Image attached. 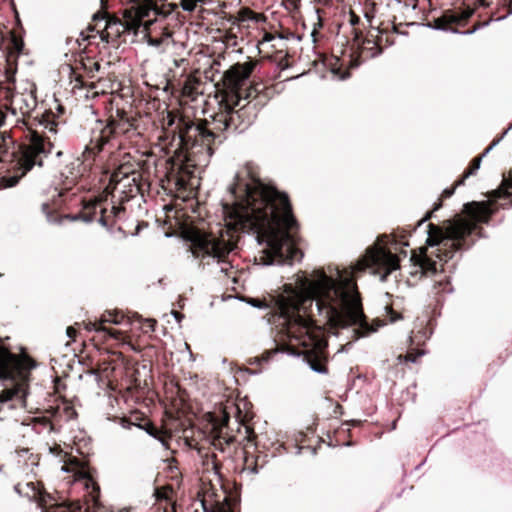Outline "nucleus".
Listing matches in <instances>:
<instances>
[{"instance_id":"393cba45","label":"nucleus","mask_w":512,"mask_h":512,"mask_svg":"<svg viewBox=\"0 0 512 512\" xmlns=\"http://www.w3.org/2000/svg\"><path fill=\"white\" fill-rule=\"evenodd\" d=\"M307 363L311 370L319 374H326L327 368L325 364L316 358L307 357Z\"/></svg>"},{"instance_id":"bf43d9fd","label":"nucleus","mask_w":512,"mask_h":512,"mask_svg":"<svg viewBox=\"0 0 512 512\" xmlns=\"http://www.w3.org/2000/svg\"><path fill=\"white\" fill-rule=\"evenodd\" d=\"M417 1H418V0H414V2L411 4L413 9H416V7H417Z\"/></svg>"},{"instance_id":"de8ad7c7","label":"nucleus","mask_w":512,"mask_h":512,"mask_svg":"<svg viewBox=\"0 0 512 512\" xmlns=\"http://www.w3.org/2000/svg\"><path fill=\"white\" fill-rule=\"evenodd\" d=\"M406 360L411 362H416V356H413L411 353L406 355Z\"/></svg>"},{"instance_id":"8fccbe9b","label":"nucleus","mask_w":512,"mask_h":512,"mask_svg":"<svg viewBox=\"0 0 512 512\" xmlns=\"http://www.w3.org/2000/svg\"><path fill=\"white\" fill-rule=\"evenodd\" d=\"M173 315H174V317L177 319V321H178V322H180V320H181V319H182V317H183V315H182V314H180L179 312H176V311H174V312H173Z\"/></svg>"},{"instance_id":"f03ea898","label":"nucleus","mask_w":512,"mask_h":512,"mask_svg":"<svg viewBox=\"0 0 512 512\" xmlns=\"http://www.w3.org/2000/svg\"><path fill=\"white\" fill-rule=\"evenodd\" d=\"M231 202L223 203L226 236L229 230L255 232L265 243L260 260L264 265H284L300 261L297 247L298 223L286 194L264 184L252 164L237 171L229 186Z\"/></svg>"},{"instance_id":"20e7f679","label":"nucleus","mask_w":512,"mask_h":512,"mask_svg":"<svg viewBox=\"0 0 512 512\" xmlns=\"http://www.w3.org/2000/svg\"><path fill=\"white\" fill-rule=\"evenodd\" d=\"M40 125L44 127V135L33 131L30 135L29 143L22 146L18 154L10 152L12 143L9 135H0V163L11 161L14 172L1 178L3 186L13 187L19 180L29 172L34 166L41 167L43 159L52 153L56 146V138L52 141L49 134L56 136L59 132V123L49 115L43 116Z\"/></svg>"},{"instance_id":"49530a36","label":"nucleus","mask_w":512,"mask_h":512,"mask_svg":"<svg viewBox=\"0 0 512 512\" xmlns=\"http://www.w3.org/2000/svg\"><path fill=\"white\" fill-rule=\"evenodd\" d=\"M98 222L100 223V225H102L103 227H107V221L105 219L104 216H101L98 220Z\"/></svg>"},{"instance_id":"423d86ee","label":"nucleus","mask_w":512,"mask_h":512,"mask_svg":"<svg viewBox=\"0 0 512 512\" xmlns=\"http://www.w3.org/2000/svg\"><path fill=\"white\" fill-rule=\"evenodd\" d=\"M203 126H190L180 132L175 148L177 160L188 167L205 166L213 154L212 143L218 138Z\"/></svg>"},{"instance_id":"6e6d98bb","label":"nucleus","mask_w":512,"mask_h":512,"mask_svg":"<svg viewBox=\"0 0 512 512\" xmlns=\"http://www.w3.org/2000/svg\"><path fill=\"white\" fill-rule=\"evenodd\" d=\"M62 155H63V151H62L61 149H59V150H57V151H56V156H57V157H60V156H62Z\"/></svg>"},{"instance_id":"37998d69","label":"nucleus","mask_w":512,"mask_h":512,"mask_svg":"<svg viewBox=\"0 0 512 512\" xmlns=\"http://www.w3.org/2000/svg\"><path fill=\"white\" fill-rule=\"evenodd\" d=\"M27 487H31L33 490L32 497H36L39 493L36 491L35 484L33 482L27 483Z\"/></svg>"},{"instance_id":"39448f33","label":"nucleus","mask_w":512,"mask_h":512,"mask_svg":"<svg viewBox=\"0 0 512 512\" xmlns=\"http://www.w3.org/2000/svg\"><path fill=\"white\" fill-rule=\"evenodd\" d=\"M98 131L93 132L90 143L86 145L81 157L73 160L66 166V171L62 175L74 183L80 176L91 169L97 158H102L101 153L110 154L113 149L117 148L119 143L117 137L125 131V123L122 120L109 119L103 125L99 122Z\"/></svg>"},{"instance_id":"c9c22d12","label":"nucleus","mask_w":512,"mask_h":512,"mask_svg":"<svg viewBox=\"0 0 512 512\" xmlns=\"http://www.w3.org/2000/svg\"><path fill=\"white\" fill-rule=\"evenodd\" d=\"M124 210L123 207L121 206H117V205H113L112 208H111V213L114 215V216H118V214L120 212H122Z\"/></svg>"},{"instance_id":"a878e982","label":"nucleus","mask_w":512,"mask_h":512,"mask_svg":"<svg viewBox=\"0 0 512 512\" xmlns=\"http://www.w3.org/2000/svg\"><path fill=\"white\" fill-rule=\"evenodd\" d=\"M122 318H123V316L120 317L118 313L105 312L101 316L99 321L101 323V326H103L105 323L120 324L122 321Z\"/></svg>"},{"instance_id":"13d9d810","label":"nucleus","mask_w":512,"mask_h":512,"mask_svg":"<svg viewBox=\"0 0 512 512\" xmlns=\"http://www.w3.org/2000/svg\"><path fill=\"white\" fill-rule=\"evenodd\" d=\"M288 352H289L290 354H297V355H300V353H299V352H296V351H294V350H292V349H289V350H288Z\"/></svg>"},{"instance_id":"4c0bfd02","label":"nucleus","mask_w":512,"mask_h":512,"mask_svg":"<svg viewBox=\"0 0 512 512\" xmlns=\"http://www.w3.org/2000/svg\"><path fill=\"white\" fill-rule=\"evenodd\" d=\"M503 186L507 188H512V173H510L509 178L503 179Z\"/></svg>"},{"instance_id":"f704fd0d","label":"nucleus","mask_w":512,"mask_h":512,"mask_svg":"<svg viewBox=\"0 0 512 512\" xmlns=\"http://www.w3.org/2000/svg\"><path fill=\"white\" fill-rule=\"evenodd\" d=\"M42 210H43V212H44V213H46V215H47V220H48L49 222H53V221H54V219H52V216H51V215H50V213H49V204H48V203H43V204H42Z\"/></svg>"},{"instance_id":"e433bc0d","label":"nucleus","mask_w":512,"mask_h":512,"mask_svg":"<svg viewBox=\"0 0 512 512\" xmlns=\"http://www.w3.org/2000/svg\"><path fill=\"white\" fill-rule=\"evenodd\" d=\"M120 424L125 429H130L134 425V423L130 422L127 419H121Z\"/></svg>"},{"instance_id":"c756f323","label":"nucleus","mask_w":512,"mask_h":512,"mask_svg":"<svg viewBox=\"0 0 512 512\" xmlns=\"http://www.w3.org/2000/svg\"><path fill=\"white\" fill-rule=\"evenodd\" d=\"M512 128V124L508 127V129H506L502 136L496 140H494L486 149L485 151L482 153V155L480 157H485L500 141L501 139L507 134V132Z\"/></svg>"},{"instance_id":"4be33fe9","label":"nucleus","mask_w":512,"mask_h":512,"mask_svg":"<svg viewBox=\"0 0 512 512\" xmlns=\"http://www.w3.org/2000/svg\"><path fill=\"white\" fill-rule=\"evenodd\" d=\"M86 211L79 212L73 215H66L65 218L71 221H83L85 223H91L95 219L96 204H92L85 207Z\"/></svg>"},{"instance_id":"a211bd4d","label":"nucleus","mask_w":512,"mask_h":512,"mask_svg":"<svg viewBox=\"0 0 512 512\" xmlns=\"http://www.w3.org/2000/svg\"><path fill=\"white\" fill-rule=\"evenodd\" d=\"M137 427L140 429H144L148 435L157 439L162 444V446L164 448L167 449L169 447L168 442H169V439L171 438V436L168 435L166 432L158 429L157 427H155L152 424H147L145 427L138 425Z\"/></svg>"},{"instance_id":"e2e57ef3","label":"nucleus","mask_w":512,"mask_h":512,"mask_svg":"<svg viewBox=\"0 0 512 512\" xmlns=\"http://www.w3.org/2000/svg\"><path fill=\"white\" fill-rule=\"evenodd\" d=\"M58 111H59V112H62V111H63L62 106H60V105L58 106Z\"/></svg>"},{"instance_id":"774afa93","label":"nucleus","mask_w":512,"mask_h":512,"mask_svg":"<svg viewBox=\"0 0 512 512\" xmlns=\"http://www.w3.org/2000/svg\"><path fill=\"white\" fill-rule=\"evenodd\" d=\"M424 354L423 351L419 352L417 356H422Z\"/></svg>"},{"instance_id":"f257e3e1","label":"nucleus","mask_w":512,"mask_h":512,"mask_svg":"<svg viewBox=\"0 0 512 512\" xmlns=\"http://www.w3.org/2000/svg\"><path fill=\"white\" fill-rule=\"evenodd\" d=\"M386 239L387 236H382L350 269L329 266L327 270L318 268L309 277H302L297 290L290 289L277 297L269 321L290 341H296L308 351L322 346L313 325L317 316L331 329L353 327L352 341L377 332L385 323L379 319L367 321L354 273L377 267L383 270L380 280L384 282L400 267L398 256L385 247Z\"/></svg>"},{"instance_id":"2f4dec72","label":"nucleus","mask_w":512,"mask_h":512,"mask_svg":"<svg viewBox=\"0 0 512 512\" xmlns=\"http://www.w3.org/2000/svg\"><path fill=\"white\" fill-rule=\"evenodd\" d=\"M247 303L255 308H268V305L258 298H249Z\"/></svg>"},{"instance_id":"09e8293b","label":"nucleus","mask_w":512,"mask_h":512,"mask_svg":"<svg viewBox=\"0 0 512 512\" xmlns=\"http://www.w3.org/2000/svg\"><path fill=\"white\" fill-rule=\"evenodd\" d=\"M106 18V15L105 14H100V13H97L93 16V19L94 20H98V19H105Z\"/></svg>"},{"instance_id":"5fc2aeb1","label":"nucleus","mask_w":512,"mask_h":512,"mask_svg":"<svg viewBox=\"0 0 512 512\" xmlns=\"http://www.w3.org/2000/svg\"><path fill=\"white\" fill-rule=\"evenodd\" d=\"M93 68H94V70L98 71L100 69V64L99 63H94L93 64Z\"/></svg>"},{"instance_id":"ea45409f","label":"nucleus","mask_w":512,"mask_h":512,"mask_svg":"<svg viewBox=\"0 0 512 512\" xmlns=\"http://www.w3.org/2000/svg\"><path fill=\"white\" fill-rule=\"evenodd\" d=\"M360 64H361V60H359V58L350 60V67H352V68H357L358 66H360Z\"/></svg>"},{"instance_id":"cd10ccee","label":"nucleus","mask_w":512,"mask_h":512,"mask_svg":"<svg viewBox=\"0 0 512 512\" xmlns=\"http://www.w3.org/2000/svg\"><path fill=\"white\" fill-rule=\"evenodd\" d=\"M492 198L498 199V198H508L511 196V193L507 191V187L503 186V183L498 189H495L491 192L490 195Z\"/></svg>"},{"instance_id":"6ab92c4d","label":"nucleus","mask_w":512,"mask_h":512,"mask_svg":"<svg viewBox=\"0 0 512 512\" xmlns=\"http://www.w3.org/2000/svg\"><path fill=\"white\" fill-rule=\"evenodd\" d=\"M32 428L38 433H52L54 431V424L51 422L50 418L47 416L35 417L32 420Z\"/></svg>"},{"instance_id":"9b49d317","label":"nucleus","mask_w":512,"mask_h":512,"mask_svg":"<svg viewBox=\"0 0 512 512\" xmlns=\"http://www.w3.org/2000/svg\"><path fill=\"white\" fill-rule=\"evenodd\" d=\"M459 19L460 18L458 17L457 14L448 11L444 13L441 17L436 18L433 22L427 23L426 26L434 30L449 31L452 33L472 34L474 30L460 32L456 28L449 27L451 24L459 23Z\"/></svg>"},{"instance_id":"338daca9","label":"nucleus","mask_w":512,"mask_h":512,"mask_svg":"<svg viewBox=\"0 0 512 512\" xmlns=\"http://www.w3.org/2000/svg\"><path fill=\"white\" fill-rule=\"evenodd\" d=\"M508 14H512V7H509Z\"/></svg>"},{"instance_id":"6e6552de","label":"nucleus","mask_w":512,"mask_h":512,"mask_svg":"<svg viewBox=\"0 0 512 512\" xmlns=\"http://www.w3.org/2000/svg\"><path fill=\"white\" fill-rule=\"evenodd\" d=\"M0 379L9 380L15 383L11 389H5L0 393V412L7 407L12 409L9 402L13 398L22 399L25 397L26 371L21 359L8 351L0 352Z\"/></svg>"},{"instance_id":"9d476101","label":"nucleus","mask_w":512,"mask_h":512,"mask_svg":"<svg viewBox=\"0 0 512 512\" xmlns=\"http://www.w3.org/2000/svg\"><path fill=\"white\" fill-rule=\"evenodd\" d=\"M251 69L246 65L236 64L227 70L224 74L226 85L235 93L232 95H240L238 90L249 78Z\"/></svg>"},{"instance_id":"72a5a7b5","label":"nucleus","mask_w":512,"mask_h":512,"mask_svg":"<svg viewBox=\"0 0 512 512\" xmlns=\"http://www.w3.org/2000/svg\"><path fill=\"white\" fill-rule=\"evenodd\" d=\"M387 314L389 315L390 319L389 321L391 323L395 322L396 320L401 318V315L394 312L391 308L386 307Z\"/></svg>"},{"instance_id":"680f3d73","label":"nucleus","mask_w":512,"mask_h":512,"mask_svg":"<svg viewBox=\"0 0 512 512\" xmlns=\"http://www.w3.org/2000/svg\"><path fill=\"white\" fill-rule=\"evenodd\" d=\"M440 206H441V204H440V203H439V204H437V205L435 206L434 210H438Z\"/></svg>"},{"instance_id":"bb28decb","label":"nucleus","mask_w":512,"mask_h":512,"mask_svg":"<svg viewBox=\"0 0 512 512\" xmlns=\"http://www.w3.org/2000/svg\"><path fill=\"white\" fill-rule=\"evenodd\" d=\"M482 161V157H477L472 161L470 169L464 174V177L459 180L456 185H462L464 183V179L469 177L470 175H474L477 170L480 168Z\"/></svg>"},{"instance_id":"412c9836","label":"nucleus","mask_w":512,"mask_h":512,"mask_svg":"<svg viewBox=\"0 0 512 512\" xmlns=\"http://www.w3.org/2000/svg\"><path fill=\"white\" fill-rule=\"evenodd\" d=\"M360 53L367 58H374L382 53V48L373 39H365L360 46Z\"/></svg>"},{"instance_id":"dca6fc26","label":"nucleus","mask_w":512,"mask_h":512,"mask_svg":"<svg viewBox=\"0 0 512 512\" xmlns=\"http://www.w3.org/2000/svg\"><path fill=\"white\" fill-rule=\"evenodd\" d=\"M13 109L18 108L21 114H28L36 106V98L30 92L27 94L16 93L12 96Z\"/></svg>"},{"instance_id":"69168bd1","label":"nucleus","mask_w":512,"mask_h":512,"mask_svg":"<svg viewBox=\"0 0 512 512\" xmlns=\"http://www.w3.org/2000/svg\"><path fill=\"white\" fill-rule=\"evenodd\" d=\"M438 284H439V286L444 285V284H443V282H442V280H439V281H438Z\"/></svg>"},{"instance_id":"7c9ffc66","label":"nucleus","mask_w":512,"mask_h":512,"mask_svg":"<svg viewBox=\"0 0 512 512\" xmlns=\"http://www.w3.org/2000/svg\"><path fill=\"white\" fill-rule=\"evenodd\" d=\"M203 0H184L182 2V8L185 11H193L196 7L197 2H202Z\"/></svg>"},{"instance_id":"79ce46f5","label":"nucleus","mask_w":512,"mask_h":512,"mask_svg":"<svg viewBox=\"0 0 512 512\" xmlns=\"http://www.w3.org/2000/svg\"><path fill=\"white\" fill-rule=\"evenodd\" d=\"M454 189H455V188H452V189H445V190L443 191V196H444L445 198H449V197H451V196L453 195V193H454Z\"/></svg>"},{"instance_id":"052dcab7","label":"nucleus","mask_w":512,"mask_h":512,"mask_svg":"<svg viewBox=\"0 0 512 512\" xmlns=\"http://www.w3.org/2000/svg\"><path fill=\"white\" fill-rule=\"evenodd\" d=\"M348 75H349V74H348V73H346V74L342 75L340 78H341V79H345L346 77H348Z\"/></svg>"},{"instance_id":"f8f14e48","label":"nucleus","mask_w":512,"mask_h":512,"mask_svg":"<svg viewBox=\"0 0 512 512\" xmlns=\"http://www.w3.org/2000/svg\"><path fill=\"white\" fill-rule=\"evenodd\" d=\"M60 469L62 472L72 473L74 481H82L86 487L92 482V479L84 471L76 458H69V461L64 463Z\"/></svg>"},{"instance_id":"1a4fd4ad","label":"nucleus","mask_w":512,"mask_h":512,"mask_svg":"<svg viewBox=\"0 0 512 512\" xmlns=\"http://www.w3.org/2000/svg\"><path fill=\"white\" fill-rule=\"evenodd\" d=\"M141 173L131 169L128 165L120 166L110 178L112 197L120 202L129 201L137 194L143 192L144 184L141 182Z\"/></svg>"},{"instance_id":"7ed1b4c3","label":"nucleus","mask_w":512,"mask_h":512,"mask_svg":"<svg viewBox=\"0 0 512 512\" xmlns=\"http://www.w3.org/2000/svg\"><path fill=\"white\" fill-rule=\"evenodd\" d=\"M463 212L471 220L456 216L445 221L444 227L428 225L427 244L430 247L436 246V250L430 255H420L412 257L411 276H433L438 272L437 262L432 259L435 255L440 262L447 263L453 258L454 254L463 249H468L471 244L467 243V238L477 228V222L488 223L493 211L488 202H469L464 204Z\"/></svg>"},{"instance_id":"58836bf2","label":"nucleus","mask_w":512,"mask_h":512,"mask_svg":"<svg viewBox=\"0 0 512 512\" xmlns=\"http://www.w3.org/2000/svg\"><path fill=\"white\" fill-rule=\"evenodd\" d=\"M66 334H67V336H68L69 338L74 339V337L76 336V330H75V328H74V327H71V326H70V327H68V328L66 329Z\"/></svg>"},{"instance_id":"864d4df0","label":"nucleus","mask_w":512,"mask_h":512,"mask_svg":"<svg viewBox=\"0 0 512 512\" xmlns=\"http://www.w3.org/2000/svg\"><path fill=\"white\" fill-rule=\"evenodd\" d=\"M147 322L150 324V327H151V329L153 330V326H154V324L156 323V321H155V320H153V319H148V320H147Z\"/></svg>"},{"instance_id":"c03bdc74","label":"nucleus","mask_w":512,"mask_h":512,"mask_svg":"<svg viewBox=\"0 0 512 512\" xmlns=\"http://www.w3.org/2000/svg\"><path fill=\"white\" fill-rule=\"evenodd\" d=\"M350 22L353 26H355L358 22H359V17H357L356 15L354 14H351V19H350Z\"/></svg>"},{"instance_id":"603ef678","label":"nucleus","mask_w":512,"mask_h":512,"mask_svg":"<svg viewBox=\"0 0 512 512\" xmlns=\"http://www.w3.org/2000/svg\"><path fill=\"white\" fill-rule=\"evenodd\" d=\"M149 43L153 46H158L160 45V40H157V39H150Z\"/></svg>"},{"instance_id":"b1692460","label":"nucleus","mask_w":512,"mask_h":512,"mask_svg":"<svg viewBox=\"0 0 512 512\" xmlns=\"http://www.w3.org/2000/svg\"><path fill=\"white\" fill-rule=\"evenodd\" d=\"M204 512H233L229 503L227 502H216L212 508H207L205 502H202Z\"/></svg>"},{"instance_id":"aec40b11","label":"nucleus","mask_w":512,"mask_h":512,"mask_svg":"<svg viewBox=\"0 0 512 512\" xmlns=\"http://www.w3.org/2000/svg\"><path fill=\"white\" fill-rule=\"evenodd\" d=\"M85 329L87 331H95L97 333H104L105 336L107 335L110 338L113 339H119V336L121 335V332L119 330L115 329H108L104 326H101L100 321H88L85 323Z\"/></svg>"},{"instance_id":"c85d7f7f","label":"nucleus","mask_w":512,"mask_h":512,"mask_svg":"<svg viewBox=\"0 0 512 512\" xmlns=\"http://www.w3.org/2000/svg\"><path fill=\"white\" fill-rule=\"evenodd\" d=\"M43 512H72L69 506L63 504H56L50 507L43 508Z\"/></svg>"},{"instance_id":"f3484780","label":"nucleus","mask_w":512,"mask_h":512,"mask_svg":"<svg viewBox=\"0 0 512 512\" xmlns=\"http://www.w3.org/2000/svg\"><path fill=\"white\" fill-rule=\"evenodd\" d=\"M46 413L51 418H64L65 421L72 420L77 416L74 407L68 403H62L61 405H57L56 407L51 406L49 409L46 410Z\"/></svg>"},{"instance_id":"a18cd8bd","label":"nucleus","mask_w":512,"mask_h":512,"mask_svg":"<svg viewBox=\"0 0 512 512\" xmlns=\"http://www.w3.org/2000/svg\"><path fill=\"white\" fill-rule=\"evenodd\" d=\"M113 24H115V25H116V24H117V22H116V21H114V20H113V19H111V18H108V19H107V21H106V28L111 27Z\"/></svg>"},{"instance_id":"a19ab883","label":"nucleus","mask_w":512,"mask_h":512,"mask_svg":"<svg viewBox=\"0 0 512 512\" xmlns=\"http://www.w3.org/2000/svg\"><path fill=\"white\" fill-rule=\"evenodd\" d=\"M471 14H472V11H466L462 15H458V17L460 18L459 22L462 20L468 19L471 16Z\"/></svg>"},{"instance_id":"0eeeda50","label":"nucleus","mask_w":512,"mask_h":512,"mask_svg":"<svg viewBox=\"0 0 512 512\" xmlns=\"http://www.w3.org/2000/svg\"><path fill=\"white\" fill-rule=\"evenodd\" d=\"M186 238L190 241L192 254L196 258L207 259L208 265L211 262L216 263L219 271L228 275L233 268L228 257L236 247L234 242L223 233L217 236L213 232L207 233L200 229L188 231Z\"/></svg>"},{"instance_id":"473e14b6","label":"nucleus","mask_w":512,"mask_h":512,"mask_svg":"<svg viewBox=\"0 0 512 512\" xmlns=\"http://www.w3.org/2000/svg\"><path fill=\"white\" fill-rule=\"evenodd\" d=\"M278 350L275 351H267L265 352L261 357L255 358V362L261 363V362H268L270 357L275 354Z\"/></svg>"},{"instance_id":"0e129e2a","label":"nucleus","mask_w":512,"mask_h":512,"mask_svg":"<svg viewBox=\"0 0 512 512\" xmlns=\"http://www.w3.org/2000/svg\"><path fill=\"white\" fill-rule=\"evenodd\" d=\"M345 350H346V348H345V346H343V347L339 350V352H343V351H345Z\"/></svg>"},{"instance_id":"5701e85b","label":"nucleus","mask_w":512,"mask_h":512,"mask_svg":"<svg viewBox=\"0 0 512 512\" xmlns=\"http://www.w3.org/2000/svg\"><path fill=\"white\" fill-rule=\"evenodd\" d=\"M261 467L258 466L257 460L254 458V456H245L244 459V468L243 473H248L251 475H256L259 473Z\"/></svg>"},{"instance_id":"2eb2a0df","label":"nucleus","mask_w":512,"mask_h":512,"mask_svg":"<svg viewBox=\"0 0 512 512\" xmlns=\"http://www.w3.org/2000/svg\"><path fill=\"white\" fill-rule=\"evenodd\" d=\"M228 421V416H224L223 424L219 427L214 426L213 428V440L212 445L215 447V449L224 452L226 450V447L229 446L233 441L234 437L229 436L224 433L223 426L226 425Z\"/></svg>"},{"instance_id":"4468645a","label":"nucleus","mask_w":512,"mask_h":512,"mask_svg":"<svg viewBox=\"0 0 512 512\" xmlns=\"http://www.w3.org/2000/svg\"><path fill=\"white\" fill-rule=\"evenodd\" d=\"M220 111L214 116V129L219 131L230 130L231 123H234L233 116H229V102L221 101L219 103Z\"/></svg>"},{"instance_id":"4d7b16f0","label":"nucleus","mask_w":512,"mask_h":512,"mask_svg":"<svg viewBox=\"0 0 512 512\" xmlns=\"http://www.w3.org/2000/svg\"><path fill=\"white\" fill-rule=\"evenodd\" d=\"M447 286H448V283L445 284V287L443 288V291L451 292L452 289L451 288H447Z\"/></svg>"},{"instance_id":"3c124183","label":"nucleus","mask_w":512,"mask_h":512,"mask_svg":"<svg viewBox=\"0 0 512 512\" xmlns=\"http://www.w3.org/2000/svg\"><path fill=\"white\" fill-rule=\"evenodd\" d=\"M432 212L427 213L426 216L418 223V225H421L423 222H426L431 217Z\"/></svg>"},{"instance_id":"ddd939ff","label":"nucleus","mask_w":512,"mask_h":512,"mask_svg":"<svg viewBox=\"0 0 512 512\" xmlns=\"http://www.w3.org/2000/svg\"><path fill=\"white\" fill-rule=\"evenodd\" d=\"M241 99V95H230L223 100L229 102V116H233L234 120V123H231L230 129L234 131L239 129L240 125L244 122L245 107L238 110L235 109L240 104Z\"/></svg>"}]
</instances>
